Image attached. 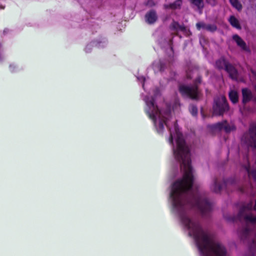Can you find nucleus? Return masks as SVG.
I'll list each match as a JSON object with an SVG mask.
<instances>
[{
    "instance_id": "8",
    "label": "nucleus",
    "mask_w": 256,
    "mask_h": 256,
    "mask_svg": "<svg viewBox=\"0 0 256 256\" xmlns=\"http://www.w3.org/2000/svg\"><path fill=\"white\" fill-rule=\"evenodd\" d=\"M158 19L156 13L154 10H150L145 15L146 22L148 24H152Z\"/></svg>"
},
{
    "instance_id": "16",
    "label": "nucleus",
    "mask_w": 256,
    "mask_h": 256,
    "mask_svg": "<svg viewBox=\"0 0 256 256\" xmlns=\"http://www.w3.org/2000/svg\"><path fill=\"white\" fill-rule=\"evenodd\" d=\"M229 98L234 104H235L238 101V94L236 90H231L229 92Z\"/></svg>"
},
{
    "instance_id": "10",
    "label": "nucleus",
    "mask_w": 256,
    "mask_h": 256,
    "mask_svg": "<svg viewBox=\"0 0 256 256\" xmlns=\"http://www.w3.org/2000/svg\"><path fill=\"white\" fill-rule=\"evenodd\" d=\"M233 40L236 42L237 45L242 50H248L246 43L238 35H234L233 36Z\"/></svg>"
},
{
    "instance_id": "17",
    "label": "nucleus",
    "mask_w": 256,
    "mask_h": 256,
    "mask_svg": "<svg viewBox=\"0 0 256 256\" xmlns=\"http://www.w3.org/2000/svg\"><path fill=\"white\" fill-rule=\"evenodd\" d=\"M190 2L200 10H201L204 6V2L203 0H190Z\"/></svg>"
},
{
    "instance_id": "13",
    "label": "nucleus",
    "mask_w": 256,
    "mask_h": 256,
    "mask_svg": "<svg viewBox=\"0 0 256 256\" xmlns=\"http://www.w3.org/2000/svg\"><path fill=\"white\" fill-rule=\"evenodd\" d=\"M228 21L233 27L238 30L241 29V26L240 24L239 21L234 16H230L228 19Z\"/></svg>"
},
{
    "instance_id": "14",
    "label": "nucleus",
    "mask_w": 256,
    "mask_h": 256,
    "mask_svg": "<svg viewBox=\"0 0 256 256\" xmlns=\"http://www.w3.org/2000/svg\"><path fill=\"white\" fill-rule=\"evenodd\" d=\"M243 102L246 103L249 101L252 98V93L246 88L242 90Z\"/></svg>"
},
{
    "instance_id": "11",
    "label": "nucleus",
    "mask_w": 256,
    "mask_h": 256,
    "mask_svg": "<svg viewBox=\"0 0 256 256\" xmlns=\"http://www.w3.org/2000/svg\"><path fill=\"white\" fill-rule=\"evenodd\" d=\"M182 0H176L173 3L169 4H164V8L165 9L170 8L172 10L180 9L182 4Z\"/></svg>"
},
{
    "instance_id": "23",
    "label": "nucleus",
    "mask_w": 256,
    "mask_h": 256,
    "mask_svg": "<svg viewBox=\"0 0 256 256\" xmlns=\"http://www.w3.org/2000/svg\"><path fill=\"white\" fill-rule=\"evenodd\" d=\"M146 6L152 7L155 5L154 2L152 0H149L146 2Z\"/></svg>"
},
{
    "instance_id": "6",
    "label": "nucleus",
    "mask_w": 256,
    "mask_h": 256,
    "mask_svg": "<svg viewBox=\"0 0 256 256\" xmlns=\"http://www.w3.org/2000/svg\"><path fill=\"white\" fill-rule=\"evenodd\" d=\"M242 140L247 145L256 148V129L250 130L243 136Z\"/></svg>"
},
{
    "instance_id": "12",
    "label": "nucleus",
    "mask_w": 256,
    "mask_h": 256,
    "mask_svg": "<svg viewBox=\"0 0 256 256\" xmlns=\"http://www.w3.org/2000/svg\"><path fill=\"white\" fill-rule=\"evenodd\" d=\"M222 188V186L219 184L216 178H214L212 180L210 189L215 192H218Z\"/></svg>"
},
{
    "instance_id": "27",
    "label": "nucleus",
    "mask_w": 256,
    "mask_h": 256,
    "mask_svg": "<svg viewBox=\"0 0 256 256\" xmlns=\"http://www.w3.org/2000/svg\"><path fill=\"white\" fill-rule=\"evenodd\" d=\"M142 82L144 81V78H142L141 79H140Z\"/></svg>"
},
{
    "instance_id": "22",
    "label": "nucleus",
    "mask_w": 256,
    "mask_h": 256,
    "mask_svg": "<svg viewBox=\"0 0 256 256\" xmlns=\"http://www.w3.org/2000/svg\"><path fill=\"white\" fill-rule=\"evenodd\" d=\"M190 112L193 116H196L198 113V110L194 106H192L190 108Z\"/></svg>"
},
{
    "instance_id": "20",
    "label": "nucleus",
    "mask_w": 256,
    "mask_h": 256,
    "mask_svg": "<svg viewBox=\"0 0 256 256\" xmlns=\"http://www.w3.org/2000/svg\"><path fill=\"white\" fill-rule=\"evenodd\" d=\"M216 26L214 24H206V30L210 32H214L216 30Z\"/></svg>"
},
{
    "instance_id": "7",
    "label": "nucleus",
    "mask_w": 256,
    "mask_h": 256,
    "mask_svg": "<svg viewBox=\"0 0 256 256\" xmlns=\"http://www.w3.org/2000/svg\"><path fill=\"white\" fill-rule=\"evenodd\" d=\"M216 128L218 130L224 129L227 132L234 130L236 129V127L233 124H228L226 121L216 124Z\"/></svg>"
},
{
    "instance_id": "9",
    "label": "nucleus",
    "mask_w": 256,
    "mask_h": 256,
    "mask_svg": "<svg viewBox=\"0 0 256 256\" xmlns=\"http://www.w3.org/2000/svg\"><path fill=\"white\" fill-rule=\"evenodd\" d=\"M226 70L229 74L230 77L234 80H238V72L236 68L230 64L226 67Z\"/></svg>"
},
{
    "instance_id": "5",
    "label": "nucleus",
    "mask_w": 256,
    "mask_h": 256,
    "mask_svg": "<svg viewBox=\"0 0 256 256\" xmlns=\"http://www.w3.org/2000/svg\"><path fill=\"white\" fill-rule=\"evenodd\" d=\"M179 90L182 95L186 96L191 98L196 99L198 96L199 92L196 86H181Z\"/></svg>"
},
{
    "instance_id": "2",
    "label": "nucleus",
    "mask_w": 256,
    "mask_h": 256,
    "mask_svg": "<svg viewBox=\"0 0 256 256\" xmlns=\"http://www.w3.org/2000/svg\"><path fill=\"white\" fill-rule=\"evenodd\" d=\"M147 106L146 112L149 117L152 120L158 132L162 131L164 125L166 124V120L170 116V110L164 112L160 110L156 105H155L152 98H144Z\"/></svg>"
},
{
    "instance_id": "24",
    "label": "nucleus",
    "mask_w": 256,
    "mask_h": 256,
    "mask_svg": "<svg viewBox=\"0 0 256 256\" xmlns=\"http://www.w3.org/2000/svg\"><path fill=\"white\" fill-rule=\"evenodd\" d=\"M206 2L212 6H214L216 4V0H206Z\"/></svg>"
},
{
    "instance_id": "19",
    "label": "nucleus",
    "mask_w": 256,
    "mask_h": 256,
    "mask_svg": "<svg viewBox=\"0 0 256 256\" xmlns=\"http://www.w3.org/2000/svg\"><path fill=\"white\" fill-rule=\"evenodd\" d=\"M245 169L247 172L248 176L254 178L256 180V170L251 172L249 166H245Z\"/></svg>"
},
{
    "instance_id": "18",
    "label": "nucleus",
    "mask_w": 256,
    "mask_h": 256,
    "mask_svg": "<svg viewBox=\"0 0 256 256\" xmlns=\"http://www.w3.org/2000/svg\"><path fill=\"white\" fill-rule=\"evenodd\" d=\"M230 2L232 6L238 11L242 10V5L238 0H230Z\"/></svg>"
},
{
    "instance_id": "4",
    "label": "nucleus",
    "mask_w": 256,
    "mask_h": 256,
    "mask_svg": "<svg viewBox=\"0 0 256 256\" xmlns=\"http://www.w3.org/2000/svg\"><path fill=\"white\" fill-rule=\"evenodd\" d=\"M214 102V112L215 114L221 115L224 112L228 110V106L226 102V99L224 96H220L218 98L215 100Z\"/></svg>"
},
{
    "instance_id": "1",
    "label": "nucleus",
    "mask_w": 256,
    "mask_h": 256,
    "mask_svg": "<svg viewBox=\"0 0 256 256\" xmlns=\"http://www.w3.org/2000/svg\"><path fill=\"white\" fill-rule=\"evenodd\" d=\"M176 160L180 163L181 170L184 172L182 179L172 185L170 197L174 210L179 213L181 220L188 229L189 234L196 242L201 256H226V250L220 242L214 240L206 232L202 229L198 222L192 220L187 211L192 206H196L202 213L211 209L210 202L204 198H194V204L186 202L185 196L191 188L193 182L192 170L190 165V151H173Z\"/></svg>"
},
{
    "instance_id": "25",
    "label": "nucleus",
    "mask_w": 256,
    "mask_h": 256,
    "mask_svg": "<svg viewBox=\"0 0 256 256\" xmlns=\"http://www.w3.org/2000/svg\"><path fill=\"white\" fill-rule=\"evenodd\" d=\"M160 94V91L158 89H156V92H154L155 96H158Z\"/></svg>"
},
{
    "instance_id": "28",
    "label": "nucleus",
    "mask_w": 256,
    "mask_h": 256,
    "mask_svg": "<svg viewBox=\"0 0 256 256\" xmlns=\"http://www.w3.org/2000/svg\"><path fill=\"white\" fill-rule=\"evenodd\" d=\"M197 80H198V82H200V78H198Z\"/></svg>"
},
{
    "instance_id": "26",
    "label": "nucleus",
    "mask_w": 256,
    "mask_h": 256,
    "mask_svg": "<svg viewBox=\"0 0 256 256\" xmlns=\"http://www.w3.org/2000/svg\"><path fill=\"white\" fill-rule=\"evenodd\" d=\"M247 232H248V230H244V232H244V234H245L247 233Z\"/></svg>"
},
{
    "instance_id": "15",
    "label": "nucleus",
    "mask_w": 256,
    "mask_h": 256,
    "mask_svg": "<svg viewBox=\"0 0 256 256\" xmlns=\"http://www.w3.org/2000/svg\"><path fill=\"white\" fill-rule=\"evenodd\" d=\"M229 64L224 58H220L216 62V67L219 69L225 68L226 70V67L228 66Z\"/></svg>"
},
{
    "instance_id": "21",
    "label": "nucleus",
    "mask_w": 256,
    "mask_h": 256,
    "mask_svg": "<svg viewBox=\"0 0 256 256\" xmlns=\"http://www.w3.org/2000/svg\"><path fill=\"white\" fill-rule=\"evenodd\" d=\"M196 26L198 30H200L201 29L206 30V24H205L203 22H198L196 24Z\"/></svg>"
},
{
    "instance_id": "3",
    "label": "nucleus",
    "mask_w": 256,
    "mask_h": 256,
    "mask_svg": "<svg viewBox=\"0 0 256 256\" xmlns=\"http://www.w3.org/2000/svg\"><path fill=\"white\" fill-rule=\"evenodd\" d=\"M252 202H250L244 206L240 211L238 214L239 218L240 220L244 218L248 222L253 224H256V216H254L249 213V211L252 209Z\"/></svg>"
}]
</instances>
